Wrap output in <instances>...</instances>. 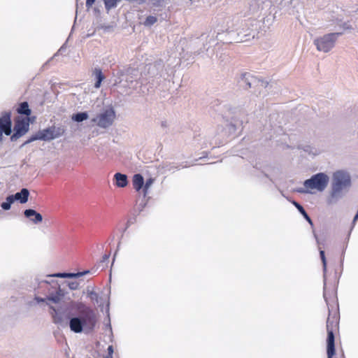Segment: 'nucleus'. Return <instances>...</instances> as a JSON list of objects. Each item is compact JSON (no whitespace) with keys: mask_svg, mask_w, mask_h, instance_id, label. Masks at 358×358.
I'll list each match as a JSON object with an SVG mask.
<instances>
[{"mask_svg":"<svg viewBox=\"0 0 358 358\" xmlns=\"http://www.w3.org/2000/svg\"><path fill=\"white\" fill-rule=\"evenodd\" d=\"M95 1H96V0H86L85 5H86L87 8L90 9L92 6V5L94 3Z\"/></svg>","mask_w":358,"mask_h":358,"instance_id":"nucleus-34","label":"nucleus"},{"mask_svg":"<svg viewBox=\"0 0 358 358\" xmlns=\"http://www.w3.org/2000/svg\"><path fill=\"white\" fill-rule=\"evenodd\" d=\"M164 67V65L162 60L157 61L153 64H148L145 66L143 74L151 78L163 77L165 76Z\"/></svg>","mask_w":358,"mask_h":358,"instance_id":"nucleus-9","label":"nucleus"},{"mask_svg":"<svg viewBox=\"0 0 358 358\" xmlns=\"http://www.w3.org/2000/svg\"><path fill=\"white\" fill-rule=\"evenodd\" d=\"M64 47L62 46L59 50L54 55V57H57L60 52H62L64 50Z\"/></svg>","mask_w":358,"mask_h":358,"instance_id":"nucleus-36","label":"nucleus"},{"mask_svg":"<svg viewBox=\"0 0 358 358\" xmlns=\"http://www.w3.org/2000/svg\"><path fill=\"white\" fill-rule=\"evenodd\" d=\"M89 273H90V271L87 270L83 272H78L77 273H82L81 276H83L84 275Z\"/></svg>","mask_w":358,"mask_h":358,"instance_id":"nucleus-42","label":"nucleus"},{"mask_svg":"<svg viewBox=\"0 0 358 358\" xmlns=\"http://www.w3.org/2000/svg\"><path fill=\"white\" fill-rule=\"evenodd\" d=\"M109 258V255H104L102 257V262H106L108 259Z\"/></svg>","mask_w":358,"mask_h":358,"instance_id":"nucleus-39","label":"nucleus"},{"mask_svg":"<svg viewBox=\"0 0 358 358\" xmlns=\"http://www.w3.org/2000/svg\"><path fill=\"white\" fill-rule=\"evenodd\" d=\"M227 127H228V129H229L230 131H231V130H232V131H235V129H236L235 126H234V124H228V125H227Z\"/></svg>","mask_w":358,"mask_h":358,"instance_id":"nucleus-38","label":"nucleus"},{"mask_svg":"<svg viewBox=\"0 0 358 358\" xmlns=\"http://www.w3.org/2000/svg\"><path fill=\"white\" fill-rule=\"evenodd\" d=\"M309 149H310V147H308L306 149H305V151L312 152L313 155H318L320 153V152H318L317 150H315V152H312V151L309 150Z\"/></svg>","mask_w":358,"mask_h":358,"instance_id":"nucleus-35","label":"nucleus"},{"mask_svg":"<svg viewBox=\"0 0 358 358\" xmlns=\"http://www.w3.org/2000/svg\"><path fill=\"white\" fill-rule=\"evenodd\" d=\"M29 192L27 188H23L13 195L15 201H19L21 203H25L29 199Z\"/></svg>","mask_w":358,"mask_h":358,"instance_id":"nucleus-16","label":"nucleus"},{"mask_svg":"<svg viewBox=\"0 0 358 358\" xmlns=\"http://www.w3.org/2000/svg\"><path fill=\"white\" fill-rule=\"evenodd\" d=\"M88 295L91 298L92 300L96 301V303L99 302V301H98L99 296H98L97 293H96L95 292L91 291L88 293Z\"/></svg>","mask_w":358,"mask_h":358,"instance_id":"nucleus-29","label":"nucleus"},{"mask_svg":"<svg viewBox=\"0 0 358 358\" xmlns=\"http://www.w3.org/2000/svg\"><path fill=\"white\" fill-rule=\"evenodd\" d=\"M11 113L10 112H4L0 117V131L2 134L4 133L6 136L10 135L12 132L11 127Z\"/></svg>","mask_w":358,"mask_h":358,"instance_id":"nucleus-12","label":"nucleus"},{"mask_svg":"<svg viewBox=\"0 0 358 358\" xmlns=\"http://www.w3.org/2000/svg\"><path fill=\"white\" fill-rule=\"evenodd\" d=\"M319 249H320V258H321L322 265H323V271H324V273H325L327 271V260H326V257H325V255H324V251L323 250H322L321 248H320V247H319Z\"/></svg>","mask_w":358,"mask_h":358,"instance_id":"nucleus-27","label":"nucleus"},{"mask_svg":"<svg viewBox=\"0 0 358 358\" xmlns=\"http://www.w3.org/2000/svg\"><path fill=\"white\" fill-rule=\"evenodd\" d=\"M29 122L28 117L17 120L14 126V133L10 136V140L12 141H17L29 131Z\"/></svg>","mask_w":358,"mask_h":358,"instance_id":"nucleus-10","label":"nucleus"},{"mask_svg":"<svg viewBox=\"0 0 358 358\" xmlns=\"http://www.w3.org/2000/svg\"><path fill=\"white\" fill-rule=\"evenodd\" d=\"M116 180V185L120 187H124L127 185L128 180L125 174L116 173L114 176Z\"/></svg>","mask_w":358,"mask_h":358,"instance_id":"nucleus-18","label":"nucleus"},{"mask_svg":"<svg viewBox=\"0 0 358 358\" xmlns=\"http://www.w3.org/2000/svg\"><path fill=\"white\" fill-rule=\"evenodd\" d=\"M351 185V178L350 174L345 171H337L333 175L331 198L338 199L343 197Z\"/></svg>","mask_w":358,"mask_h":358,"instance_id":"nucleus-2","label":"nucleus"},{"mask_svg":"<svg viewBox=\"0 0 358 358\" xmlns=\"http://www.w3.org/2000/svg\"><path fill=\"white\" fill-rule=\"evenodd\" d=\"M342 32H334L324 34L314 39L313 43L320 52H329L335 46L336 42Z\"/></svg>","mask_w":358,"mask_h":358,"instance_id":"nucleus-5","label":"nucleus"},{"mask_svg":"<svg viewBox=\"0 0 358 358\" xmlns=\"http://www.w3.org/2000/svg\"><path fill=\"white\" fill-rule=\"evenodd\" d=\"M37 140H38V136H37V134H36V133L34 135L31 136V137H30L27 141H25V142L22 145V146H24V145H27V144H29V143H31V142H33V141H37Z\"/></svg>","mask_w":358,"mask_h":358,"instance_id":"nucleus-28","label":"nucleus"},{"mask_svg":"<svg viewBox=\"0 0 358 358\" xmlns=\"http://www.w3.org/2000/svg\"><path fill=\"white\" fill-rule=\"evenodd\" d=\"M154 182V179L150 178L149 179H148L145 182H144V185H143V194H144V196H146L147 194H148V189L152 186V185L153 184Z\"/></svg>","mask_w":358,"mask_h":358,"instance_id":"nucleus-25","label":"nucleus"},{"mask_svg":"<svg viewBox=\"0 0 358 358\" xmlns=\"http://www.w3.org/2000/svg\"><path fill=\"white\" fill-rule=\"evenodd\" d=\"M238 82L240 85L245 89L250 88L254 85H261L264 87H266V83L257 79L250 73H241Z\"/></svg>","mask_w":358,"mask_h":358,"instance_id":"nucleus-11","label":"nucleus"},{"mask_svg":"<svg viewBox=\"0 0 358 358\" xmlns=\"http://www.w3.org/2000/svg\"><path fill=\"white\" fill-rule=\"evenodd\" d=\"M187 166H188L187 165H185V166H183L182 168L187 167Z\"/></svg>","mask_w":358,"mask_h":358,"instance_id":"nucleus-46","label":"nucleus"},{"mask_svg":"<svg viewBox=\"0 0 358 358\" xmlns=\"http://www.w3.org/2000/svg\"><path fill=\"white\" fill-rule=\"evenodd\" d=\"M329 181V178L326 173H318L306 180L303 182V187H299L294 191L301 194L312 193L313 189L323 192L327 188Z\"/></svg>","mask_w":358,"mask_h":358,"instance_id":"nucleus-4","label":"nucleus"},{"mask_svg":"<svg viewBox=\"0 0 358 358\" xmlns=\"http://www.w3.org/2000/svg\"><path fill=\"white\" fill-rule=\"evenodd\" d=\"M324 298L327 303V305L328 306L329 308V317L327 320V357L328 358H332V357L335 354V344H334V331L338 325V313L336 311L334 312V315H331V310L329 307V302L327 297V294L324 292Z\"/></svg>","mask_w":358,"mask_h":358,"instance_id":"nucleus-3","label":"nucleus"},{"mask_svg":"<svg viewBox=\"0 0 358 358\" xmlns=\"http://www.w3.org/2000/svg\"><path fill=\"white\" fill-rule=\"evenodd\" d=\"M50 309L51 310L50 314L52 315L53 322L56 324H62L64 319L60 310L57 309L53 306H50Z\"/></svg>","mask_w":358,"mask_h":358,"instance_id":"nucleus-15","label":"nucleus"},{"mask_svg":"<svg viewBox=\"0 0 358 358\" xmlns=\"http://www.w3.org/2000/svg\"><path fill=\"white\" fill-rule=\"evenodd\" d=\"M338 24H339V26L341 27L345 30L352 29V27L348 22H343L342 24H339L338 22Z\"/></svg>","mask_w":358,"mask_h":358,"instance_id":"nucleus-33","label":"nucleus"},{"mask_svg":"<svg viewBox=\"0 0 358 358\" xmlns=\"http://www.w3.org/2000/svg\"><path fill=\"white\" fill-rule=\"evenodd\" d=\"M24 215L34 224H38L43 221V216L33 209H26L24 211Z\"/></svg>","mask_w":358,"mask_h":358,"instance_id":"nucleus-14","label":"nucleus"},{"mask_svg":"<svg viewBox=\"0 0 358 358\" xmlns=\"http://www.w3.org/2000/svg\"><path fill=\"white\" fill-rule=\"evenodd\" d=\"M115 117V112L114 109L110 107L104 110L102 113L92 119V122L96 123V125L101 128L106 129L113 124Z\"/></svg>","mask_w":358,"mask_h":358,"instance_id":"nucleus-6","label":"nucleus"},{"mask_svg":"<svg viewBox=\"0 0 358 358\" xmlns=\"http://www.w3.org/2000/svg\"><path fill=\"white\" fill-rule=\"evenodd\" d=\"M94 74L95 78L96 80V83L94 84V87L96 88H99L101 86V82L104 79V76L103 75L101 70L99 69H95L94 71Z\"/></svg>","mask_w":358,"mask_h":358,"instance_id":"nucleus-21","label":"nucleus"},{"mask_svg":"<svg viewBox=\"0 0 358 358\" xmlns=\"http://www.w3.org/2000/svg\"><path fill=\"white\" fill-rule=\"evenodd\" d=\"M313 234H314V236H315V239H316L317 243L318 245H320V241H319V239H318V238H317V234H316L315 232H313Z\"/></svg>","mask_w":358,"mask_h":358,"instance_id":"nucleus-43","label":"nucleus"},{"mask_svg":"<svg viewBox=\"0 0 358 358\" xmlns=\"http://www.w3.org/2000/svg\"><path fill=\"white\" fill-rule=\"evenodd\" d=\"M64 133V129L52 126L43 130L38 131L36 134L38 136V140L50 141L62 136Z\"/></svg>","mask_w":358,"mask_h":358,"instance_id":"nucleus-7","label":"nucleus"},{"mask_svg":"<svg viewBox=\"0 0 358 358\" xmlns=\"http://www.w3.org/2000/svg\"><path fill=\"white\" fill-rule=\"evenodd\" d=\"M45 285L46 286H48V282H46V281H45V282H43L41 283V285Z\"/></svg>","mask_w":358,"mask_h":358,"instance_id":"nucleus-44","label":"nucleus"},{"mask_svg":"<svg viewBox=\"0 0 358 358\" xmlns=\"http://www.w3.org/2000/svg\"><path fill=\"white\" fill-rule=\"evenodd\" d=\"M55 289L54 292H50L48 296V302H52L54 303H58L60 302L63 296H64V292L60 288V287L57 285V283L55 284V286L52 287Z\"/></svg>","mask_w":358,"mask_h":358,"instance_id":"nucleus-13","label":"nucleus"},{"mask_svg":"<svg viewBox=\"0 0 358 358\" xmlns=\"http://www.w3.org/2000/svg\"><path fill=\"white\" fill-rule=\"evenodd\" d=\"M161 127L162 128H166L168 127V123L166 121H162L161 122Z\"/></svg>","mask_w":358,"mask_h":358,"instance_id":"nucleus-37","label":"nucleus"},{"mask_svg":"<svg viewBox=\"0 0 358 358\" xmlns=\"http://www.w3.org/2000/svg\"><path fill=\"white\" fill-rule=\"evenodd\" d=\"M292 203L298 209V210L301 213V214L303 216V217L308 222V223L313 226V222L310 217L308 216L303 207L299 204L296 201H292Z\"/></svg>","mask_w":358,"mask_h":358,"instance_id":"nucleus-19","label":"nucleus"},{"mask_svg":"<svg viewBox=\"0 0 358 358\" xmlns=\"http://www.w3.org/2000/svg\"><path fill=\"white\" fill-rule=\"evenodd\" d=\"M2 140V131H0V141Z\"/></svg>","mask_w":358,"mask_h":358,"instance_id":"nucleus-45","label":"nucleus"},{"mask_svg":"<svg viewBox=\"0 0 358 358\" xmlns=\"http://www.w3.org/2000/svg\"><path fill=\"white\" fill-rule=\"evenodd\" d=\"M157 19L155 16L149 15L146 17V19L144 22V25L150 27V26L154 24L157 22Z\"/></svg>","mask_w":358,"mask_h":358,"instance_id":"nucleus-26","label":"nucleus"},{"mask_svg":"<svg viewBox=\"0 0 358 358\" xmlns=\"http://www.w3.org/2000/svg\"><path fill=\"white\" fill-rule=\"evenodd\" d=\"M108 355H106L103 358H113V345H109L108 347Z\"/></svg>","mask_w":358,"mask_h":358,"instance_id":"nucleus-31","label":"nucleus"},{"mask_svg":"<svg viewBox=\"0 0 358 358\" xmlns=\"http://www.w3.org/2000/svg\"><path fill=\"white\" fill-rule=\"evenodd\" d=\"M15 201V199H13V195H10L6 197V201L1 203V207L4 210H8L10 209L12 203H13Z\"/></svg>","mask_w":358,"mask_h":358,"instance_id":"nucleus-23","label":"nucleus"},{"mask_svg":"<svg viewBox=\"0 0 358 358\" xmlns=\"http://www.w3.org/2000/svg\"><path fill=\"white\" fill-rule=\"evenodd\" d=\"M88 118V114L87 112H81L73 114L71 119L77 122H81L86 120Z\"/></svg>","mask_w":358,"mask_h":358,"instance_id":"nucleus-22","label":"nucleus"},{"mask_svg":"<svg viewBox=\"0 0 358 358\" xmlns=\"http://www.w3.org/2000/svg\"><path fill=\"white\" fill-rule=\"evenodd\" d=\"M35 301L37 302V303H41V302H45L46 304L50 307V306H51L50 304V303L48 302V299H47V297L46 298H41V297H39V296H35L34 298Z\"/></svg>","mask_w":358,"mask_h":358,"instance_id":"nucleus-30","label":"nucleus"},{"mask_svg":"<svg viewBox=\"0 0 358 358\" xmlns=\"http://www.w3.org/2000/svg\"><path fill=\"white\" fill-rule=\"evenodd\" d=\"M82 273H57L51 276L57 277V278H79L81 277Z\"/></svg>","mask_w":358,"mask_h":358,"instance_id":"nucleus-24","label":"nucleus"},{"mask_svg":"<svg viewBox=\"0 0 358 358\" xmlns=\"http://www.w3.org/2000/svg\"><path fill=\"white\" fill-rule=\"evenodd\" d=\"M357 220H358V211L357 212V213H356V215H355V217H354V219H353V222H352V223H353V224H355V222H356Z\"/></svg>","mask_w":358,"mask_h":358,"instance_id":"nucleus-40","label":"nucleus"},{"mask_svg":"<svg viewBox=\"0 0 358 358\" xmlns=\"http://www.w3.org/2000/svg\"><path fill=\"white\" fill-rule=\"evenodd\" d=\"M144 185V179L143 177L139 174H135L133 177V186L134 188L137 191H140L141 189L143 188Z\"/></svg>","mask_w":358,"mask_h":358,"instance_id":"nucleus-17","label":"nucleus"},{"mask_svg":"<svg viewBox=\"0 0 358 358\" xmlns=\"http://www.w3.org/2000/svg\"><path fill=\"white\" fill-rule=\"evenodd\" d=\"M258 22L255 20H248L243 25V27L238 30V35L240 36L241 41H248L250 37L255 38L257 34Z\"/></svg>","mask_w":358,"mask_h":358,"instance_id":"nucleus-8","label":"nucleus"},{"mask_svg":"<svg viewBox=\"0 0 358 358\" xmlns=\"http://www.w3.org/2000/svg\"><path fill=\"white\" fill-rule=\"evenodd\" d=\"M357 220H358V211L357 212V213H356V215H355V217H354V219H353V222H352V223H353V224H355V222H356Z\"/></svg>","mask_w":358,"mask_h":358,"instance_id":"nucleus-41","label":"nucleus"},{"mask_svg":"<svg viewBox=\"0 0 358 358\" xmlns=\"http://www.w3.org/2000/svg\"><path fill=\"white\" fill-rule=\"evenodd\" d=\"M78 315L72 317L69 320V328L71 331L78 334L92 332L96 324L97 317L95 312L83 303L76 305Z\"/></svg>","mask_w":358,"mask_h":358,"instance_id":"nucleus-1","label":"nucleus"},{"mask_svg":"<svg viewBox=\"0 0 358 358\" xmlns=\"http://www.w3.org/2000/svg\"><path fill=\"white\" fill-rule=\"evenodd\" d=\"M78 286H79V283L76 281H74V282H71L69 283V287L71 289V290H76L78 288Z\"/></svg>","mask_w":358,"mask_h":358,"instance_id":"nucleus-32","label":"nucleus"},{"mask_svg":"<svg viewBox=\"0 0 358 358\" xmlns=\"http://www.w3.org/2000/svg\"><path fill=\"white\" fill-rule=\"evenodd\" d=\"M19 114L25 115L27 116L31 114V110L29 109V104L27 102H22L17 109Z\"/></svg>","mask_w":358,"mask_h":358,"instance_id":"nucleus-20","label":"nucleus"}]
</instances>
